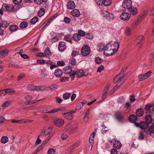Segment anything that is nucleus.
Wrapping results in <instances>:
<instances>
[{"instance_id": "nucleus-1", "label": "nucleus", "mask_w": 154, "mask_h": 154, "mask_svg": "<svg viewBox=\"0 0 154 154\" xmlns=\"http://www.w3.org/2000/svg\"><path fill=\"white\" fill-rule=\"evenodd\" d=\"M135 125L142 129L148 135L154 134V119L150 115L146 116L145 122H142L139 123H136Z\"/></svg>"}, {"instance_id": "nucleus-2", "label": "nucleus", "mask_w": 154, "mask_h": 154, "mask_svg": "<svg viewBox=\"0 0 154 154\" xmlns=\"http://www.w3.org/2000/svg\"><path fill=\"white\" fill-rule=\"evenodd\" d=\"M20 5H13L10 4L7 5L6 4H4L2 6V9L3 11H13L14 12L17 11V10L20 8Z\"/></svg>"}, {"instance_id": "nucleus-3", "label": "nucleus", "mask_w": 154, "mask_h": 154, "mask_svg": "<svg viewBox=\"0 0 154 154\" xmlns=\"http://www.w3.org/2000/svg\"><path fill=\"white\" fill-rule=\"evenodd\" d=\"M85 72H84L81 70H79L77 71H73L72 73L70 74V76L72 80H73L75 77V75L78 78L86 76L88 74V73H85Z\"/></svg>"}, {"instance_id": "nucleus-4", "label": "nucleus", "mask_w": 154, "mask_h": 154, "mask_svg": "<svg viewBox=\"0 0 154 154\" xmlns=\"http://www.w3.org/2000/svg\"><path fill=\"white\" fill-rule=\"evenodd\" d=\"M111 43L107 44L104 47V53L106 56H111L114 54L113 51L112 50Z\"/></svg>"}, {"instance_id": "nucleus-5", "label": "nucleus", "mask_w": 154, "mask_h": 154, "mask_svg": "<svg viewBox=\"0 0 154 154\" xmlns=\"http://www.w3.org/2000/svg\"><path fill=\"white\" fill-rule=\"evenodd\" d=\"M65 130L67 133L72 134L77 131L78 127L76 126H72L70 124H67L65 127Z\"/></svg>"}, {"instance_id": "nucleus-6", "label": "nucleus", "mask_w": 154, "mask_h": 154, "mask_svg": "<svg viewBox=\"0 0 154 154\" xmlns=\"http://www.w3.org/2000/svg\"><path fill=\"white\" fill-rule=\"evenodd\" d=\"M122 7L125 8L122 10L123 12L125 11V9H129L132 7V3L131 0H125L123 2Z\"/></svg>"}, {"instance_id": "nucleus-7", "label": "nucleus", "mask_w": 154, "mask_h": 154, "mask_svg": "<svg viewBox=\"0 0 154 154\" xmlns=\"http://www.w3.org/2000/svg\"><path fill=\"white\" fill-rule=\"evenodd\" d=\"M81 54L84 56L88 55L90 52V48L88 45L84 46L81 50Z\"/></svg>"}, {"instance_id": "nucleus-8", "label": "nucleus", "mask_w": 154, "mask_h": 154, "mask_svg": "<svg viewBox=\"0 0 154 154\" xmlns=\"http://www.w3.org/2000/svg\"><path fill=\"white\" fill-rule=\"evenodd\" d=\"M145 38L144 36L142 35H140L137 37L135 43L136 45L137 46L139 45V48H141L142 47Z\"/></svg>"}, {"instance_id": "nucleus-9", "label": "nucleus", "mask_w": 154, "mask_h": 154, "mask_svg": "<svg viewBox=\"0 0 154 154\" xmlns=\"http://www.w3.org/2000/svg\"><path fill=\"white\" fill-rule=\"evenodd\" d=\"M152 72L149 71L145 74H142L138 76V80L141 81L147 79L151 75Z\"/></svg>"}, {"instance_id": "nucleus-10", "label": "nucleus", "mask_w": 154, "mask_h": 154, "mask_svg": "<svg viewBox=\"0 0 154 154\" xmlns=\"http://www.w3.org/2000/svg\"><path fill=\"white\" fill-rule=\"evenodd\" d=\"M53 122L57 127H60L62 126L64 123L63 120L57 118H54Z\"/></svg>"}, {"instance_id": "nucleus-11", "label": "nucleus", "mask_w": 154, "mask_h": 154, "mask_svg": "<svg viewBox=\"0 0 154 154\" xmlns=\"http://www.w3.org/2000/svg\"><path fill=\"white\" fill-rule=\"evenodd\" d=\"M73 112H67L66 113L63 112L62 113L63 114V117L66 118L67 119L69 120H72L73 118V115L72 114Z\"/></svg>"}, {"instance_id": "nucleus-12", "label": "nucleus", "mask_w": 154, "mask_h": 154, "mask_svg": "<svg viewBox=\"0 0 154 154\" xmlns=\"http://www.w3.org/2000/svg\"><path fill=\"white\" fill-rule=\"evenodd\" d=\"M111 44L112 50L113 51L114 54L115 53L118 49L119 45L118 42H110Z\"/></svg>"}, {"instance_id": "nucleus-13", "label": "nucleus", "mask_w": 154, "mask_h": 154, "mask_svg": "<svg viewBox=\"0 0 154 154\" xmlns=\"http://www.w3.org/2000/svg\"><path fill=\"white\" fill-rule=\"evenodd\" d=\"M113 147L116 149H120L122 146V144L119 140H116V139L115 138L113 140Z\"/></svg>"}, {"instance_id": "nucleus-14", "label": "nucleus", "mask_w": 154, "mask_h": 154, "mask_svg": "<svg viewBox=\"0 0 154 154\" xmlns=\"http://www.w3.org/2000/svg\"><path fill=\"white\" fill-rule=\"evenodd\" d=\"M151 108V104H147L145 106L144 109L146 113L148 115L147 116L149 115V114H152Z\"/></svg>"}, {"instance_id": "nucleus-15", "label": "nucleus", "mask_w": 154, "mask_h": 154, "mask_svg": "<svg viewBox=\"0 0 154 154\" xmlns=\"http://www.w3.org/2000/svg\"><path fill=\"white\" fill-rule=\"evenodd\" d=\"M96 132L95 131H94L93 133L91 135L89 139V142L90 146H91V149L93 147L94 142V139L95 136Z\"/></svg>"}, {"instance_id": "nucleus-16", "label": "nucleus", "mask_w": 154, "mask_h": 154, "mask_svg": "<svg viewBox=\"0 0 154 154\" xmlns=\"http://www.w3.org/2000/svg\"><path fill=\"white\" fill-rule=\"evenodd\" d=\"M66 45L65 43L63 42H60L58 45V49L61 51H64L66 48Z\"/></svg>"}, {"instance_id": "nucleus-17", "label": "nucleus", "mask_w": 154, "mask_h": 154, "mask_svg": "<svg viewBox=\"0 0 154 154\" xmlns=\"http://www.w3.org/2000/svg\"><path fill=\"white\" fill-rule=\"evenodd\" d=\"M120 17L123 20H127L130 18V14L127 12H124L121 15Z\"/></svg>"}, {"instance_id": "nucleus-18", "label": "nucleus", "mask_w": 154, "mask_h": 154, "mask_svg": "<svg viewBox=\"0 0 154 154\" xmlns=\"http://www.w3.org/2000/svg\"><path fill=\"white\" fill-rule=\"evenodd\" d=\"M137 119V117L134 114L131 115L130 116L129 118V121L132 123H135L136 122H135L136 121Z\"/></svg>"}, {"instance_id": "nucleus-19", "label": "nucleus", "mask_w": 154, "mask_h": 154, "mask_svg": "<svg viewBox=\"0 0 154 154\" xmlns=\"http://www.w3.org/2000/svg\"><path fill=\"white\" fill-rule=\"evenodd\" d=\"M54 74L56 77L60 78L62 76L63 72L60 69H57L55 70Z\"/></svg>"}, {"instance_id": "nucleus-20", "label": "nucleus", "mask_w": 154, "mask_h": 154, "mask_svg": "<svg viewBox=\"0 0 154 154\" xmlns=\"http://www.w3.org/2000/svg\"><path fill=\"white\" fill-rule=\"evenodd\" d=\"M75 4L73 1H70L67 3V7L68 9H72L75 8Z\"/></svg>"}, {"instance_id": "nucleus-21", "label": "nucleus", "mask_w": 154, "mask_h": 154, "mask_svg": "<svg viewBox=\"0 0 154 154\" xmlns=\"http://www.w3.org/2000/svg\"><path fill=\"white\" fill-rule=\"evenodd\" d=\"M71 14L72 15L76 17H78L80 15V13L78 9H74L71 12Z\"/></svg>"}, {"instance_id": "nucleus-22", "label": "nucleus", "mask_w": 154, "mask_h": 154, "mask_svg": "<svg viewBox=\"0 0 154 154\" xmlns=\"http://www.w3.org/2000/svg\"><path fill=\"white\" fill-rule=\"evenodd\" d=\"M47 88V87H46L44 86H35L34 91H41L46 89Z\"/></svg>"}, {"instance_id": "nucleus-23", "label": "nucleus", "mask_w": 154, "mask_h": 154, "mask_svg": "<svg viewBox=\"0 0 154 154\" xmlns=\"http://www.w3.org/2000/svg\"><path fill=\"white\" fill-rule=\"evenodd\" d=\"M135 113L137 116L140 117L143 116L144 111L143 109H139L136 111Z\"/></svg>"}, {"instance_id": "nucleus-24", "label": "nucleus", "mask_w": 154, "mask_h": 154, "mask_svg": "<svg viewBox=\"0 0 154 154\" xmlns=\"http://www.w3.org/2000/svg\"><path fill=\"white\" fill-rule=\"evenodd\" d=\"M72 67L69 66H66L64 68V70L65 71V73L66 74H70L72 72Z\"/></svg>"}, {"instance_id": "nucleus-25", "label": "nucleus", "mask_w": 154, "mask_h": 154, "mask_svg": "<svg viewBox=\"0 0 154 154\" xmlns=\"http://www.w3.org/2000/svg\"><path fill=\"white\" fill-rule=\"evenodd\" d=\"M2 90L5 92V94H8L10 95L13 94L15 92V91L14 90L10 88L5 89Z\"/></svg>"}, {"instance_id": "nucleus-26", "label": "nucleus", "mask_w": 154, "mask_h": 154, "mask_svg": "<svg viewBox=\"0 0 154 154\" xmlns=\"http://www.w3.org/2000/svg\"><path fill=\"white\" fill-rule=\"evenodd\" d=\"M9 52L8 50L5 49L0 51V57H5L7 55V54Z\"/></svg>"}, {"instance_id": "nucleus-27", "label": "nucleus", "mask_w": 154, "mask_h": 154, "mask_svg": "<svg viewBox=\"0 0 154 154\" xmlns=\"http://www.w3.org/2000/svg\"><path fill=\"white\" fill-rule=\"evenodd\" d=\"M55 134V131L53 130L52 128H49V140Z\"/></svg>"}, {"instance_id": "nucleus-28", "label": "nucleus", "mask_w": 154, "mask_h": 154, "mask_svg": "<svg viewBox=\"0 0 154 154\" xmlns=\"http://www.w3.org/2000/svg\"><path fill=\"white\" fill-rule=\"evenodd\" d=\"M128 10L130 13L132 14H135L137 13V9L134 7H131L128 9Z\"/></svg>"}, {"instance_id": "nucleus-29", "label": "nucleus", "mask_w": 154, "mask_h": 154, "mask_svg": "<svg viewBox=\"0 0 154 154\" xmlns=\"http://www.w3.org/2000/svg\"><path fill=\"white\" fill-rule=\"evenodd\" d=\"M72 37L74 40L75 41H79L81 38L80 36L79 35V34L77 33L74 34L73 35Z\"/></svg>"}, {"instance_id": "nucleus-30", "label": "nucleus", "mask_w": 154, "mask_h": 154, "mask_svg": "<svg viewBox=\"0 0 154 154\" xmlns=\"http://www.w3.org/2000/svg\"><path fill=\"white\" fill-rule=\"evenodd\" d=\"M18 26L15 25H13L10 26L9 29L12 32H14L16 31L18 29Z\"/></svg>"}, {"instance_id": "nucleus-31", "label": "nucleus", "mask_w": 154, "mask_h": 154, "mask_svg": "<svg viewBox=\"0 0 154 154\" xmlns=\"http://www.w3.org/2000/svg\"><path fill=\"white\" fill-rule=\"evenodd\" d=\"M0 24L1 27H2L5 28L8 27L9 25V23H8L7 21L5 20L2 21L1 23H0Z\"/></svg>"}, {"instance_id": "nucleus-32", "label": "nucleus", "mask_w": 154, "mask_h": 154, "mask_svg": "<svg viewBox=\"0 0 154 154\" xmlns=\"http://www.w3.org/2000/svg\"><path fill=\"white\" fill-rule=\"evenodd\" d=\"M28 25V23L27 22L23 21L20 24V26L21 28L24 29L26 28Z\"/></svg>"}, {"instance_id": "nucleus-33", "label": "nucleus", "mask_w": 154, "mask_h": 154, "mask_svg": "<svg viewBox=\"0 0 154 154\" xmlns=\"http://www.w3.org/2000/svg\"><path fill=\"white\" fill-rule=\"evenodd\" d=\"M140 19H138L137 20H136L132 24L131 27L132 29H134V28L136 27L137 25H138L139 23V21H140L139 20Z\"/></svg>"}, {"instance_id": "nucleus-34", "label": "nucleus", "mask_w": 154, "mask_h": 154, "mask_svg": "<svg viewBox=\"0 0 154 154\" xmlns=\"http://www.w3.org/2000/svg\"><path fill=\"white\" fill-rule=\"evenodd\" d=\"M148 13V11L147 10H146L144 11L143 12V13L142 14H140L138 19H140V20H139L141 21V19H143L145 17Z\"/></svg>"}, {"instance_id": "nucleus-35", "label": "nucleus", "mask_w": 154, "mask_h": 154, "mask_svg": "<svg viewBox=\"0 0 154 154\" xmlns=\"http://www.w3.org/2000/svg\"><path fill=\"white\" fill-rule=\"evenodd\" d=\"M64 108H55L52 109L51 110L49 111V113H54L58 111L62 110Z\"/></svg>"}, {"instance_id": "nucleus-36", "label": "nucleus", "mask_w": 154, "mask_h": 154, "mask_svg": "<svg viewBox=\"0 0 154 154\" xmlns=\"http://www.w3.org/2000/svg\"><path fill=\"white\" fill-rule=\"evenodd\" d=\"M71 96V94L69 93H66L63 95V97L65 100L69 99Z\"/></svg>"}, {"instance_id": "nucleus-37", "label": "nucleus", "mask_w": 154, "mask_h": 154, "mask_svg": "<svg viewBox=\"0 0 154 154\" xmlns=\"http://www.w3.org/2000/svg\"><path fill=\"white\" fill-rule=\"evenodd\" d=\"M45 13V10L43 8H41L38 13V15L39 17H42Z\"/></svg>"}, {"instance_id": "nucleus-38", "label": "nucleus", "mask_w": 154, "mask_h": 154, "mask_svg": "<svg viewBox=\"0 0 154 154\" xmlns=\"http://www.w3.org/2000/svg\"><path fill=\"white\" fill-rule=\"evenodd\" d=\"M48 134V130L47 129L43 130L40 134L39 136L45 137L46 135H47Z\"/></svg>"}, {"instance_id": "nucleus-39", "label": "nucleus", "mask_w": 154, "mask_h": 154, "mask_svg": "<svg viewBox=\"0 0 154 154\" xmlns=\"http://www.w3.org/2000/svg\"><path fill=\"white\" fill-rule=\"evenodd\" d=\"M38 20V18L37 17L35 16L31 19L30 20V23L32 24H35Z\"/></svg>"}, {"instance_id": "nucleus-40", "label": "nucleus", "mask_w": 154, "mask_h": 154, "mask_svg": "<svg viewBox=\"0 0 154 154\" xmlns=\"http://www.w3.org/2000/svg\"><path fill=\"white\" fill-rule=\"evenodd\" d=\"M8 140V138L7 136H4L1 139V142L3 143H5Z\"/></svg>"}, {"instance_id": "nucleus-41", "label": "nucleus", "mask_w": 154, "mask_h": 154, "mask_svg": "<svg viewBox=\"0 0 154 154\" xmlns=\"http://www.w3.org/2000/svg\"><path fill=\"white\" fill-rule=\"evenodd\" d=\"M57 85L54 84L50 85L49 87V88L51 91H55L57 89Z\"/></svg>"}, {"instance_id": "nucleus-42", "label": "nucleus", "mask_w": 154, "mask_h": 154, "mask_svg": "<svg viewBox=\"0 0 154 154\" xmlns=\"http://www.w3.org/2000/svg\"><path fill=\"white\" fill-rule=\"evenodd\" d=\"M111 4V2L110 0H103V5L105 6H109Z\"/></svg>"}, {"instance_id": "nucleus-43", "label": "nucleus", "mask_w": 154, "mask_h": 154, "mask_svg": "<svg viewBox=\"0 0 154 154\" xmlns=\"http://www.w3.org/2000/svg\"><path fill=\"white\" fill-rule=\"evenodd\" d=\"M64 38L65 40L69 42H71L72 40L71 36L69 35H66L65 36Z\"/></svg>"}, {"instance_id": "nucleus-44", "label": "nucleus", "mask_w": 154, "mask_h": 154, "mask_svg": "<svg viewBox=\"0 0 154 154\" xmlns=\"http://www.w3.org/2000/svg\"><path fill=\"white\" fill-rule=\"evenodd\" d=\"M41 100V99L38 100H31L30 101H27V105H31L33 104V103H35L40 100Z\"/></svg>"}, {"instance_id": "nucleus-45", "label": "nucleus", "mask_w": 154, "mask_h": 154, "mask_svg": "<svg viewBox=\"0 0 154 154\" xmlns=\"http://www.w3.org/2000/svg\"><path fill=\"white\" fill-rule=\"evenodd\" d=\"M103 60L100 57H97L95 59V61L96 63L100 64L103 62Z\"/></svg>"}, {"instance_id": "nucleus-46", "label": "nucleus", "mask_w": 154, "mask_h": 154, "mask_svg": "<svg viewBox=\"0 0 154 154\" xmlns=\"http://www.w3.org/2000/svg\"><path fill=\"white\" fill-rule=\"evenodd\" d=\"M24 119H20L19 120H16L15 119L12 120H11V122L13 123H17L20 124L23 123Z\"/></svg>"}, {"instance_id": "nucleus-47", "label": "nucleus", "mask_w": 154, "mask_h": 154, "mask_svg": "<svg viewBox=\"0 0 154 154\" xmlns=\"http://www.w3.org/2000/svg\"><path fill=\"white\" fill-rule=\"evenodd\" d=\"M35 86L33 85H29L27 86V88L29 90L34 91Z\"/></svg>"}, {"instance_id": "nucleus-48", "label": "nucleus", "mask_w": 154, "mask_h": 154, "mask_svg": "<svg viewBox=\"0 0 154 154\" xmlns=\"http://www.w3.org/2000/svg\"><path fill=\"white\" fill-rule=\"evenodd\" d=\"M48 142V141L46 140L45 141L43 142L42 143V144L38 148V150L40 151L41 150L42 148L45 146V144Z\"/></svg>"}, {"instance_id": "nucleus-49", "label": "nucleus", "mask_w": 154, "mask_h": 154, "mask_svg": "<svg viewBox=\"0 0 154 154\" xmlns=\"http://www.w3.org/2000/svg\"><path fill=\"white\" fill-rule=\"evenodd\" d=\"M144 138V135L142 131H140L138 135V139L139 140H143Z\"/></svg>"}, {"instance_id": "nucleus-50", "label": "nucleus", "mask_w": 154, "mask_h": 154, "mask_svg": "<svg viewBox=\"0 0 154 154\" xmlns=\"http://www.w3.org/2000/svg\"><path fill=\"white\" fill-rule=\"evenodd\" d=\"M80 141H78L74 143L72 146H73V148H77L79 147L80 145Z\"/></svg>"}, {"instance_id": "nucleus-51", "label": "nucleus", "mask_w": 154, "mask_h": 154, "mask_svg": "<svg viewBox=\"0 0 154 154\" xmlns=\"http://www.w3.org/2000/svg\"><path fill=\"white\" fill-rule=\"evenodd\" d=\"M110 85V84H109V85L106 86L103 90V92L107 94L109 91V88Z\"/></svg>"}, {"instance_id": "nucleus-52", "label": "nucleus", "mask_w": 154, "mask_h": 154, "mask_svg": "<svg viewBox=\"0 0 154 154\" xmlns=\"http://www.w3.org/2000/svg\"><path fill=\"white\" fill-rule=\"evenodd\" d=\"M26 74L24 73H22L20 74L18 76L17 81H19L22 79L23 78L25 77Z\"/></svg>"}, {"instance_id": "nucleus-53", "label": "nucleus", "mask_w": 154, "mask_h": 154, "mask_svg": "<svg viewBox=\"0 0 154 154\" xmlns=\"http://www.w3.org/2000/svg\"><path fill=\"white\" fill-rule=\"evenodd\" d=\"M116 119L119 121H121L123 119V116L121 115H115Z\"/></svg>"}, {"instance_id": "nucleus-54", "label": "nucleus", "mask_w": 154, "mask_h": 154, "mask_svg": "<svg viewBox=\"0 0 154 154\" xmlns=\"http://www.w3.org/2000/svg\"><path fill=\"white\" fill-rule=\"evenodd\" d=\"M78 34L79 35L81 36H83L85 35V32L83 31L82 30H79L78 31Z\"/></svg>"}, {"instance_id": "nucleus-55", "label": "nucleus", "mask_w": 154, "mask_h": 154, "mask_svg": "<svg viewBox=\"0 0 154 154\" xmlns=\"http://www.w3.org/2000/svg\"><path fill=\"white\" fill-rule=\"evenodd\" d=\"M130 101L131 103L134 102L136 100V99L135 98V96L134 95H130Z\"/></svg>"}, {"instance_id": "nucleus-56", "label": "nucleus", "mask_w": 154, "mask_h": 154, "mask_svg": "<svg viewBox=\"0 0 154 154\" xmlns=\"http://www.w3.org/2000/svg\"><path fill=\"white\" fill-rule=\"evenodd\" d=\"M57 66H63L65 65L64 62L63 61H58L57 63Z\"/></svg>"}, {"instance_id": "nucleus-57", "label": "nucleus", "mask_w": 154, "mask_h": 154, "mask_svg": "<svg viewBox=\"0 0 154 154\" xmlns=\"http://www.w3.org/2000/svg\"><path fill=\"white\" fill-rule=\"evenodd\" d=\"M24 99L26 100L27 101H29L32 99L33 97L32 96L28 95L25 97Z\"/></svg>"}, {"instance_id": "nucleus-58", "label": "nucleus", "mask_w": 154, "mask_h": 154, "mask_svg": "<svg viewBox=\"0 0 154 154\" xmlns=\"http://www.w3.org/2000/svg\"><path fill=\"white\" fill-rule=\"evenodd\" d=\"M125 101V99L123 97H120L118 100V103H123Z\"/></svg>"}, {"instance_id": "nucleus-59", "label": "nucleus", "mask_w": 154, "mask_h": 154, "mask_svg": "<svg viewBox=\"0 0 154 154\" xmlns=\"http://www.w3.org/2000/svg\"><path fill=\"white\" fill-rule=\"evenodd\" d=\"M70 63L72 65H75L76 64L75 59L74 58H72L70 60Z\"/></svg>"}, {"instance_id": "nucleus-60", "label": "nucleus", "mask_w": 154, "mask_h": 154, "mask_svg": "<svg viewBox=\"0 0 154 154\" xmlns=\"http://www.w3.org/2000/svg\"><path fill=\"white\" fill-rule=\"evenodd\" d=\"M125 33L127 35H129L131 34V31L129 28H127L125 29Z\"/></svg>"}, {"instance_id": "nucleus-61", "label": "nucleus", "mask_w": 154, "mask_h": 154, "mask_svg": "<svg viewBox=\"0 0 154 154\" xmlns=\"http://www.w3.org/2000/svg\"><path fill=\"white\" fill-rule=\"evenodd\" d=\"M40 137V136L38 135V137L37 139L35 142V144L36 145L40 144L41 143L42 140L39 139Z\"/></svg>"}, {"instance_id": "nucleus-62", "label": "nucleus", "mask_w": 154, "mask_h": 154, "mask_svg": "<svg viewBox=\"0 0 154 154\" xmlns=\"http://www.w3.org/2000/svg\"><path fill=\"white\" fill-rule=\"evenodd\" d=\"M86 38L89 39H92L93 38L92 34L90 33H88L86 35Z\"/></svg>"}, {"instance_id": "nucleus-63", "label": "nucleus", "mask_w": 154, "mask_h": 154, "mask_svg": "<svg viewBox=\"0 0 154 154\" xmlns=\"http://www.w3.org/2000/svg\"><path fill=\"white\" fill-rule=\"evenodd\" d=\"M74 149V148H73V146H71L68 148L67 151L69 153H71L73 152Z\"/></svg>"}, {"instance_id": "nucleus-64", "label": "nucleus", "mask_w": 154, "mask_h": 154, "mask_svg": "<svg viewBox=\"0 0 154 154\" xmlns=\"http://www.w3.org/2000/svg\"><path fill=\"white\" fill-rule=\"evenodd\" d=\"M55 150L52 148L49 149V154H55Z\"/></svg>"}]
</instances>
